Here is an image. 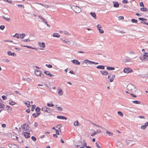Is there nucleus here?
Segmentation results:
<instances>
[{"mask_svg":"<svg viewBox=\"0 0 148 148\" xmlns=\"http://www.w3.org/2000/svg\"><path fill=\"white\" fill-rule=\"evenodd\" d=\"M127 88L130 92H136V89L135 87L131 84H129L127 86Z\"/></svg>","mask_w":148,"mask_h":148,"instance_id":"obj_1","label":"nucleus"},{"mask_svg":"<svg viewBox=\"0 0 148 148\" xmlns=\"http://www.w3.org/2000/svg\"><path fill=\"white\" fill-rule=\"evenodd\" d=\"M71 8L75 13H79L81 11V8L77 6L73 5Z\"/></svg>","mask_w":148,"mask_h":148,"instance_id":"obj_2","label":"nucleus"},{"mask_svg":"<svg viewBox=\"0 0 148 148\" xmlns=\"http://www.w3.org/2000/svg\"><path fill=\"white\" fill-rule=\"evenodd\" d=\"M35 75L37 76H40L41 77H43L44 75L42 74L41 71L39 70H36L34 72Z\"/></svg>","mask_w":148,"mask_h":148,"instance_id":"obj_3","label":"nucleus"},{"mask_svg":"<svg viewBox=\"0 0 148 148\" xmlns=\"http://www.w3.org/2000/svg\"><path fill=\"white\" fill-rule=\"evenodd\" d=\"M22 129L23 132L27 131L29 130V126L27 124L25 123L22 125Z\"/></svg>","mask_w":148,"mask_h":148,"instance_id":"obj_4","label":"nucleus"},{"mask_svg":"<svg viewBox=\"0 0 148 148\" xmlns=\"http://www.w3.org/2000/svg\"><path fill=\"white\" fill-rule=\"evenodd\" d=\"M140 59L141 60L145 61L148 60V53H145L143 57H140Z\"/></svg>","mask_w":148,"mask_h":148,"instance_id":"obj_5","label":"nucleus"},{"mask_svg":"<svg viewBox=\"0 0 148 148\" xmlns=\"http://www.w3.org/2000/svg\"><path fill=\"white\" fill-rule=\"evenodd\" d=\"M42 110L45 112L49 114H51V110L46 107H43L42 108Z\"/></svg>","mask_w":148,"mask_h":148,"instance_id":"obj_6","label":"nucleus"},{"mask_svg":"<svg viewBox=\"0 0 148 148\" xmlns=\"http://www.w3.org/2000/svg\"><path fill=\"white\" fill-rule=\"evenodd\" d=\"M97 27L100 33L103 34L104 33V31L102 29V28L100 25L98 24Z\"/></svg>","mask_w":148,"mask_h":148,"instance_id":"obj_7","label":"nucleus"},{"mask_svg":"<svg viewBox=\"0 0 148 148\" xmlns=\"http://www.w3.org/2000/svg\"><path fill=\"white\" fill-rule=\"evenodd\" d=\"M10 148H19L18 146L14 144H9L8 145Z\"/></svg>","mask_w":148,"mask_h":148,"instance_id":"obj_8","label":"nucleus"},{"mask_svg":"<svg viewBox=\"0 0 148 148\" xmlns=\"http://www.w3.org/2000/svg\"><path fill=\"white\" fill-rule=\"evenodd\" d=\"M124 72L126 73H129L131 72L132 71V69L129 68H125L124 69Z\"/></svg>","mask_w":148,"mask_h":148,"instance_id":"obj_9","label":"nucleus"},{"mask_svg":"<svg viewBox=\"0 0 148 148\" xmlns=\"http://www.w3.org/2000/svg\"><path fill=\"white\" fill-rule=\"evenodd\" d=\"M24 136L26 138H28L30 137V134L29 133H27L26 132H23Z\"/></svg>","mask_w":148,"mask_h":148,"instance_id":"obj_10","label":"nucleus"},{"mask_svg":"<svg viewBox=\"0 0 148 148\" xmlns=\"http://www.w3.org/2000/svg\"><path fill=\"white\" fill-rule=\"evenodd\" d=\"M38 45L40 47L44 48L45 47V44L44 42H38Z\"/></svg>","mask_w":148,"mask_h":148,"instance_id":"obj_11","label":"nucleus"},{"mask_svg":"<svg viewBox=\"0 0 148 148\" xmlns=\"http://www.w3.org/2000/svg\"><path fill=\"white\" fill-rule=\"evenodd\" d=\"M44 73L46 75H49L50 77H53L54 76V75L52 74H51L49 71H45Z\"/></svg>","mask_w":148,"mask_h":148,"instance_id":"obj_12","label":"nucleus"},{"mask_svg":"<svg viewBox=\"0 0 148 148\" xmlns=\"http://www.w3.org/2000/svg\"><path fill=\"white\" fill-rule=\"evenodd\" d=\"M148 126V122L146 123L144 125L141 126V128L142 130H145Z\"/></svg>","mask_w":148,"mask_h":148,"instance_id":"obj_13","label":"nucleus"},{"mask_svg":"<svg viewBox=\"0 0 148 148\" xmlns=\"http://www.w3.org/2000/svg\"><path fill=\"white\" fill-rule=\"evenodd\" d=\"M83 62L84 63L87 64L88 63L89 64H92V63H95V62H94L91 61H90L88 60H85L83 61Z\"/></svg>","mask_w":148,"mask_h":148,"instance_id":"obj_14","label":"nucleus"},{"mask_svg":"<svg viewBox=\"0 0 148 148\" xmlns=\"http://www.w3.org/2000/svg\"><path fill=\"white\" fill-rule=\"evenodd\" d=\"M7 53L9 56H16V54L14 53H11L10 51H8Z\"/></svg>","mask_w":148,"mask_h":148,"instance_id":"obj_15","label":"nucleus"},{"mask_svg":"<svg viewBox=\"0 0 148 148\" xmlns=\"http://www.w3.org/2000/svg\"><path fill=\"white\" fill-rule=\"evenodd\" d=\"M72 63L77 65H79L80 62L77 60H74L71 61Z\"/></svg>","mask_w":148,"mask_h":148,"instance_id":"obj_16","label":"nucleus"},{"mask_svg":"<svg viewBox=\"0 0 148 148\" xmlns=\"http://www.w3.org/2000/svg\"><path fill=\"white\" fill-rule=\"evenodd\" d=\"M58 92L59 95H62L63 93V91L61 88L59 89L58 90Z\"/></svg>","mask_w":148,"mask_h":148,"instance_id":"obj_17","label":"nucleus"},{"mask_svg":"<svg viewBox=\"0 0 148 148\" xmlns=\"http://www.w3.org/2000/svg\"><path fill=\"white\" fill-rule=\"evenodd\" d=\"M57 118L60 119H64L65 120L67 119V118L66 117L62 116H57Z\"/></svg>","mask_w":148,"mask_h":148,"instance_id":"obj_18","label":"nucleus"},{"mask_svg":"<svg viewBox=\"0 0 148 148\" xmlns=\"http://www.w3.org/2000/svg\"><path fill=\"white\" fill-rule=\"evenodd\" d=\"M21 46L22 47H27L28 48L32 49H35L36 50H37V48H35V47H31L30 46H25V45H24V46L21 45Z\"/></svg>","mask_w":148,"mask_h":148,"instance_id":"obj_19","label":"nucleus"},{"mask_svg":"<svg viewBox=\"0 0 148 148\" xmlns=\"http://www.w3.org/2000/svg\"><path fill=\"white\" fill-rule=\"evenodd\" d=\"M100 72L103 75H108V72L106 71H101Z\"/></svg>","mask_w":148,"mask_h":148,"instance_id":"obj_20","label":"nucleus"},{"mask_svg":"<svg viewBox=\"0 0 148 148\" xmlns=\"http://www.w3.org/2000/svg\"><path fill=\"white\" fill-rule=\"evenodd\" d=\"M113 3L114 4V7L117 8L119 7V4L118 2L114 1L113 2Z\"/></svg>","mask_w":148,"mask_h":148,"instance_id":"obj_21","label":"nucleus"},{"mask_svg":"<svg viewBox=\"0 0 148 148\" xmlns=\"http://www.w3.org/2000/svg\"><path fill=\"white\" fill-rule=\"evenodd\" d=\"M36 111L37 114L38 115H40V108L39 107H37L36 109Z\"/></svg>","mask_w":148,"mask_h":148,"instance_id":"obj_22","label":"nucleus"},{"mask_svg":"<svg viewBox=\"0 0 148 148\" xmlns=\"http://www.w3.org/2000/svg\"><path fill=\"white\" fill-rule=\"evenodd\" d=\"M24 103L28 108H29L31 106L30 102L29 101H27L25 103Z\"/></svg>","mask_w":148,"mask_h":148,"instance_id":"obj_23","label":"nucleus"},{"mask_svg":"<svg viewBox=\"0 0 148 148\" xmlns=\"http://www.w3.org/2000/svg\"><path fill=\"white\" fill-rule=\"evenodd\" d=\"M25 36V35L24 34H19V38L22 39L24 38Z\"/></svg>","mask_w":148,"mask_h":148,"instance_id":"obj_24","label":"nucleus"},{"mask_svg":"<svg viewBox=\"0 0 148 148\" xmlns=\"http://www.w3.org/2000/svg\"><path fill=\"white\" fill-rule=\"evenodd\" d=\"M60 36V35L58 33H54L53 34V36L54 37H59Z\"/></svg>","mask_w":148,"mask_h":148,"instance_id":"obj_25","label":"nucleus"},{"mask_svg":"<svg viewBox=\"0 0 148 148\" xmlns=\"http://www.w3.org/2000/svg\"><path fill=\"white\" fill-rule=\"evenodd\" d=\"M90 14L95 19H96V14L95 13L91 12Z\"/></svg>","mask_w":148,"mask_h":148,"instance_id":"obj_26","label":"nucleus"},{"mask_svg":"<svg viewBox=\"0 0 148 148\" xmlns=\"http://www.w3.org/2000/svg\"><path fill=\"white\" fill-rule=\"evenodd\" d=\"M140 10L143 11H147L148 9L146 8H140Z\"/></svg>","mask_w":148,"mask_h":148,"instance_id":"obj_27","label":"nucleus"},{"mask_svg":"<svg viewBox=\"0 0 148 148\" xmlns=\"http://www.w3.org/2000/svg\"><path fill=\"white\" fill-rule=\"evenodd\" d=\"M9 104L12 106L16 104V102L12 101H10Z\"/></svg>","mask_w":148,"mask_h":148,"instance_id":"obj_28","label":"nucleus"},{"mask_svg":"<svg viewBox=\"0 0 148 148\" xmlns=\"http://www.w3.org/2000/svg\"><path fill=\"white\" fill-rule=\"evenodd\" d=\"M132 102L134 104H140V101H132Z\"/></svg>","mask_w":148,"mask_h":148,"instance_id":"obj_29","label":"nucleus"},{"mask_svg":"<svg viewBox=\"0 0 148 148\" xmlns=\"http://www.w3.org/2000/svg\"><path fill=\"white\" fill-rule=\"evenodd\" d=\"M97 69H104V67L103 66L99 65L97 66Z\"/></svg>","mask_w":148,"mask_h":148,"instance_id":"obj_30","label":"nucleus"},{"mask_svg":"<svg viewBox=\"0 0 148 148\" xmlns=\"http://www.w3.org/2000/svg\"><path fill=\"white\" fill-rule=\"evenodd\" d=\"M106 132V134H108V135L110 136H112L113 135V133L111 132H109L108 131H107Z\"/></svg>","mask_w":148,"mask_h":148,"instance_id":"obj_31","label":"nucleus"},{"mask_svg":"<svg viewBox=\"0 0 148 148\" xmlns=\"http://www.w3.org/2000/svg\"><path fill=\"white\" fill-rule=\"evenodd\" d=\"M115 76L114 75H113L112 76V77H111L110 79V82H113V80L115 78Z\"/></svg>","mask_w":148,"mask_h":148,"instance_id":"obj_32","label":"nucleus"},{"mask_svg":"<svg viewBox=\"0 0 148 148\" xmlns=\"http://www.w3.org/2000/svg\"><path fill=\"white\" fill-rule=\"evenodd\" d=\"M47 105L49 107H53L54 106L53 103H51H51H47Z\"/></svg>","mask_w":148,"mask_h":148,"instance_id":"obj_33","label":"nucleus"},{"mask_svg":"<svg viewBox=\"0 0 148 148\" xmlns=\"http://www.w3.org/2000/svg\"><path fill=\"white\" fill-rule=\"evenodd\" d=\"M4 2H7L9 3L12 4V1L11 0H3Z\"/></svg>","mask_w":148,"mask_h":148,"instance_id":"obj_34","label":"nucleus"},{"mask_svg":"<svg viewBox=\"0 0 148 148\" xmlns=\"http://www.w3.org/2000/svg\"><path fill=\"white\" fill-rule=\"evenodd\" d=\"M79 125V122L77 121L75 122L74 123V125L75 126H77Z\"/></svg>","mask_w":148,"mask_h":148,"instance_id":"obj_35","label":"nucleus"},{"mask_svg":"<svg viewBox=\"0 0 148 148\" xmlns=\"http://www.w3.org/2000/svg\"><path fill=\"white\" fill-rule=\"evenodd\" d=\"M36 105H33L32 106L31 111H33L34 110V109L36 108Z\"/></svg>","mask_w":148,"mask_h":148,"instance_id":"obj_36","label":"nucleus"},{"mask_svg":"<svg viewBox=\"0 0 148 148\" xmlns=\"http://www.w3.org/2000/svg\"><path fill=\"white\" fill-rule=\"evenodd\" d=\"M118 114L119 116H120L121 117H123V113L120 111H118Z\"/></svg>","mask_w":148,"mask_h":148,"instance_id":"obj_37","label":"nucleus"},{"mask_svg":"<svg viewBox=\"0 0 148 148\" xmlns=\"http://www.w3.org/2000/svg\"><path fill=\"white\" fill-rule=\"evenodd\" d=\"M107 69L108 70H114L115 69V68L114 67H107Z\"/></svg>","mask_w":148,"mask_h":148,"instance_id":"obj_38","label":"nucleus"},{"mask_svg":"<svg viewBox=\"0 0 148 148\" xmlns=\"http://www.w3.org/2000/svg\"><path fill=\"white\" fill-rule=\"evenodd\" d=\"M30 41V40L29 38L23 40H22V41L24 42H29Z\"/></svg>","mask_w":148,"mask_h":148,"instance_id":"obj_39","label":"nucleus"},{"mask_svg":"<svg viewBox=\"0 0 148 148\" xmlns=\"http://www.w3.org/2000/svg\"><path fill=\"white\" fill-rule=\"evenodd\" d=\"M63 42L68 44H71L70 41H69L68 40L66 41L65 40H63Z\"/></svg>","mask_w":148,"mask_h":148,"instance_id":"obj_40","label":"nucleus"},{"mask_svg":"<svg viewBox=\"0 0 148 148\" xmlns=\"http://www.w3.org/2000/svg\"><path fill=\"white\" fill-rule=\"evenodd\" d=\"M138 19L142 21H146L147 19L143 18H139Z\"/></svg>","mask_w":148,"mask_h":148,"instance_id":"obj_41","label":"nucleus"},{"mask_svg":"<svg viewBox=\"0 0 148 148\" xmlns=\"http://www.w3.org/2000/svg\"><path fill=\"white\" fill-rule=\"evenodd\" d=\"M39 115L37 114L34 113L32 114V116L34 118H36L37 116H38Z\"/></svg>","mask_w":148,"mask_h":148,"instance_id":"obj_42","label":"nucleus"},{"mask_svg":"<svg viewBox=\"0 0 148 148\" xmlns=\"http://www.w3.org/2000/svg\"><path fill=\"white\" fill-rule=\"evenodd\" d=\"M14 37H16L17 38H19V34H16L14 35L13 36Z\"/></svg>","mask_w":148,"mask_h":148,"instance_id":"obj_43","label":"nucleus"},{"mask_svg":"<svg viewBox=\"0 0 148 148\" xmlns=\"http://www.w3.org/2000/svg\"><path fill=\"white\" fill-rule=\"evenodd\" d=\"M122 3H123L127 4L128 3V1L127 0H123Z\"/></svg>","mask_w":148,"mask_h":148,"instance_id":"obj_44","label":"nucleus"},{"mask_svg":"<svg viewBox=\"0 0 148 148\" xmlns=\"http://www.w3.org/2000/svg\"><path fill=\"white\" fill-rule=\"evenodd\" d=\"M3 17L4 19H5V20L7 21H10V19L9 18H6L4 16H3Z\"/></svg>","mask_w":148,"mask_h":148,"instance_id":"obj_45","label":"nucleus"},{"mask_svg":"<svg viewBox=\"0 0 148 148\" xmlns=\"http://www.w3.org/2000/svg\"><path fill=\"white\" fill-rule=\"evenodd\" d=\"M57 109L59 111H61L62 110V108L60 107H58L57 108Z\"/></svg>","mask_w":148,"mask_h":148,"instance_id":"obj_46","label":"nucleus"},{"mask_svg":"<svg viewBox=\"0 0 148 148\" xmlns=\"http://www.w3.org/2000/svg\"><path fill=\"white\" fill-rule=\"evenodd\" d=\"M131 21L132 23H137V20H136V19H132L131 20Z\"/></svg>","mask_w":148,"mask_h":148,"instance_id":"obj_47","label":"nucleus"},{"mask_svg":"<svg viewBox=\"0 0 148 148\" xmlns=\"http://www.w3.org/2000/svg\"><path fill=\"white\" fill-rule=\"evenodd\" d=\"M45 66L49 68H52V66L50 64H46Z\"/></svg>","mask_w":148,"mask_h":148,"instance_id":"obj_48","label":"nucleus"},{"mask_svg":"<svg viewBox=\"0 0 148 148\" xmlns=\"http://www.w3.org/2000/svg\"><path fill=\"white\" fill-rule=\"evenodd\" d=\"M92 124L93 125H94L95 126H97V127H100V128H102V129H103V127H101V126H98V125H97L95 123H92Z\"/></svg>","mask_w":148,"mask_h":148,"instance_id":"obj_49","label":"nucleus"},{"mask_svg":"<svg viewBox=\"0 0 148 148\" xmlns=\"http://www.w3.org/2000/svg\"><path fill=\"white\" fill-rule=\"evenodd\" d=\"M31 138L34 141H35L36 140V138L34 136H32L31 137Z\"/></svg>","mask_w":148,"mask_h":148,"instance_id":"obj_50","label":"nucleus"},{"mask_svg":"<svg viewBox=\"0 0 148 148\" xmlns=\"http://www.w3.org/2000/svg\"><path fill=\"white\" fill-rule=\"evenodd\" d=\"M97 132H95L93 133H92L91 134V136H94L95 135H96V134H97Z\"/></svg>","mask_w":148,"mask_h":148,"instance_id":"obj_51","label":"nucleus"},{"mask_svg":"<svg viewBox=\"0 0 148 148\" xmlns=\"http://www.w3.org/2000/svg\"><path fill=\"white\" fill-rule=\"evenodd\" d=\"M2 98L3 100H5L7 99V97L5 95H3L2 96Z\"/></svg>","mask_w":148,"mask_h":148,"instance_id":"obj_52","label":"nucleus"},{"mask_svg":"<svg viewBox=\"0 0 148 148\" xmlns=\"http://www.w3.org/2000/svg\"><path fill=\"white\" fill-rule=\"evenodd\" d=\"M5 28V26L4 25H1L0 26V29L1 30Z\"/></svg>","mask_w":148,"mask_h":148,"instance_id":"obj_53","label":"nucleus"},{"mask_svg":"<svg viewBox=\"0 0 148 148\" xmlns=\"http://www.w3.org/2000/svg\"><path fill=\"white\" fill-rule=\"evenodd\" d=\"M18 6L19 7H22L23 8H24V5H23L18 4Z\"/></svg>","mask_w":148,"mask_h":148,"instance_id":"obj_54","label":"nucleus"},{"mask_svg":"<svg viewBox=\"0 0 148 148\" xmlns=\"http://www.w3.org/2000/svg\"><path fill=\"white\" fill-rule=\"evenodd\" d=\"M56 132V134L59 135V131L58 130H55Z\"/></svg>","mask_w":148,"mask_h":148,"instance_id":"obj_55","label":"nucleus"},{"mask_svg":"<svg viewBox=\"0 0 148 148\" xmlns=\"http://www.w3.org/2000/svg\"><path fill=\"white\" fill-rule=\"evenodd\" d=\"M128 53H129V54H135V53L134 52H133V51H129L128 52Z\"/></svg>","mask_w":148,"mask_h":148,"instance_id":"obj_56","label":"nucleus"},{"mask_svg":"<svg viewBox=\"0 0 148 148\" xmlns=\"http://www.w3.org/2000/svg\"><path fill=\"white\" fill-rule=\"evenodd\" d=\"M42 20L45 23H47V21L44 18H42Z\"/></svg>","mask_w":148,"mask_h":148,"instance_id":"obj_57","label":"nucleus"},{"mask_svg":"<svg viewBox=\"0 0 148 148\" xmlns=\"http://www.w3.org/2000/svg\"><path fill=\"white\" fill-rule=\"evenodd\" d=\"M140 5L141 7H144V5L143 2H141L140 3Z\"/></svg>","mask_w":148,"mask_h":148,"instance_id":"obj_58","label":"nucleus"},{"mask_svg":"<svg viewBox=\"0 0 148 148\" xmlns=\"http://www.w3.org/2000/svg\"><path fill=\"white\" fill-rule=\"evenodd\" d=\"M96 144L97 147L98 148H101V147L98 145L97 143H96Z\"/></svg>","mask_w":148,"mask_h":148,"instance_id":"obj_59","label":"nucleus"},{"mask_svg":"<svg viewBox=\"0 0 148 148\" xmlns=\"http://www.w3.org/2000/svg\"><path fill=\"white\" fill-rule=\"evenodd\" d=\"M119 19L123 20L124 19V17L123 16H119Z\"/></svg>","mask_w":148,"mask_h":148,"instance_id":"obj_60","label":"nucleus"},{"mask_svg":"<svg viewBox=\"0 0 148 148\" xmlns=\"http://www.w3.org/2000/svg\"><path fill=\"white\" fill-rule=\"evenodd\" d=\"M96 132H97V133H100L101 132V131L100 130H98Z\"/></svg>","mask_w":148,"mask_h":148,"instance_id":"obj_61","label":"nucleus"},{"mask_svg":"<svg viewBox=\"0 0 148 148\" xmlns=\"http://www.w3.org/2000/svg\"><path fill=\"white\" fill-rule=\"evenodd\" d=\"M1 126L2 127L5 128L6 126V125L5 124H2L1 125Z\"/></svg>","mask_w":148,"mask_h":148,"instance_id":"obj_62","label":"nucleus"},{"mask_svg":"<svg viewBox=\"0 0 148 148\" xmlns=\"http://www.w3.org/2000/svg\"><path fill=\"white\" fill-rule=\"evenodd\" d=\"M130 95L133 97H136V96L135 95H134L133 94H130Z\"/></svg>","mask_w":148,"mask_h":148,"instance_id":"obj_63","label":"nucleus"},{"mask_svg":"<svg viewBox=\"0 0 148 148\" xmlns=\"http://www.w3.org/2000/svg\"><path fill=\"white\" fill-rule=\"evenodd\" d=\"M141 23H143V24H144L148 25V23H147L146 22H141Z\"/></svg>","mask_w":148,"mask_h":148,"instance_id":"obj_64","label":"nucleus"}]
</instances>
